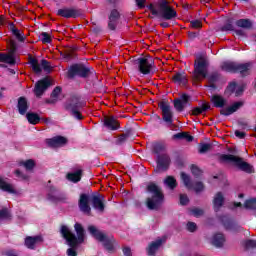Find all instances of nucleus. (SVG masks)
<instances>
[{
    "label": "nucleus",
    "instance_id": "obj_28",
    "mask_svg": "<svg viewBox=\"0 0 256 256\" xmlns=\"http://www.w3.org/2000/svg\"><path fill=\"white\" fill-rule=\"evenodd\" d=\"M213 107H216V109H223L225 105H227V99H225L223 96L219 94H214L210 99Z\"/></svg>",
    "mask_w": 256,
    "mask_h": 256
},
{
    "label": "nucleus",
    "instance_id": "obj_15",
    "mask_svg": "<svg viewBox=\"0 0 256 256\" xmlns=\"http://www.w3.org/2000/svg\"><path fill=\"white\" fill-rule=\"evenodd\" d=\"M56 14L58 17H64V19H77V17H81L82 12L81 9L77 8H61Z\"/></svg>",
    "mask_w": 256,
    "mask_h": 256
},
{
    "label": "nucleus",
    "instance_id": "obj_31",
    "mask_svg": "<svg viewBox=\"0 0 256 256\" xmlns=\"http://www.w3.org/2000/svg\"><path fill=\"white\" fill-rule=\"evenodd\" d=\"M209 109H211V104H209V102H203L201 106L194 107L191 110L190 115H193L194 117H198V115H203V113L209 111Z\"/></svg>",
    "mask_w": 256,
    "mask_h": 256
},
{
    "label": "nucleus",
    "instance_id": "obj_19",
    "mask_svg": "<svg viewBox=\"0 0 256 256\" xmlns=\"http://www.w3.org/2000/svg\"><path fill=\"white\" fill-rule=\"evenodd\" d=\"M91 203L93 209L99 211V213H103L105 211V196L100 193L91 196Z\"/></svg>",
    "mask_w": 256,
    "mask_h": 256
},
{
    "label": "nucleus",
    "instance_id": "obj_27",
    "mask_svg": "<svg viewBox=\"0 0 256 256\" xmlns=\"http://www.w3.org/2000/svg\"><path fill=\"white\" fill-rule=\"evenodd\" d=\"M17 109L20 115H27V111H29V102L25 96L18 98Z\"/></svg>",
    "mask_w": 256,
    "mask_h": 256
},
{
    "label": "nucleus",
    "instance_id": "obj_49",
    "mask_svg": "<svg viewBox=\"0 0 256 256\" xmlns=\"http://www.w3.org/2000/svg\"><path fill=\"white\" fill-rule=\"evenodd\" d=\"M220 77H221V74L217 71H214L208 76V81L209 83H217Z\"/></svg>",
    "mask_w": 256,
    "mask_h": 256
},
{
    "label": "nucleus",
    "instance_id": "obj_33",
    "mask_svg": "<svg viewBox=\"0 0 256 256\" xmlns=\"http://www.w3.org/2000/svg\"><path fill=\"white\" fill-rule=\"evenodd\" d=\"M0 189L5 193H10V195H17V190L13 188V185L7 183L3 178L0 177Z\"/></svg>",
    "mask_w": 256,
    "mask_h": 256
},
{
    "label": "nucleus",
    "instance_id": "obj_34",
    "mask_svg": "<svg viewBox=\"0 0 256 256\" xmlns=\"http://www.w3.org/2000/svg\"><path fill=\"white\" fill-rule=\"evenodd\" d=\"M222 33H229V31H235V19L227 18L224 25L220 27Z\"/></svg>",
    "mask_w": 256,
    "mask_h": 256
},
{
    "label": "nucleus",
    "instance_id": "obj_9",
    "mask_svg": "<svg viewBox=\"0 0 256 256\" xmlns=\"http://www.w3.org/2000/svg\"><path fill=\"white\" fill-rule=\"evenodd\" d=\"M134 65L142 75H151L155 71V61L151 57L137 58L134 60Z\"/></svg>",
    "mask_w": 256,
    "mask_h": 256
},
{
    "label": "nucleus",
    "instance_id": "obj_13",
    "mask_svg": "<svg viewBox=\"0 0 256 256\" xmlns=\"http://www.w3.org/2000/svg\"><path fill=\"white\" fill-rule=\"evenodd\" d=\"M181 179L187 189H193L195 193L205 191V185L203 182L197 181L193 184V182H191V177L187 173L181 172Z\"/></svg>",
    "mask_w": 256,
    "mask_h": 256
},
{
    "label": "nucleus",
    "instance_id": "obj_24",
    "mask_svg": "<svg viewBox=\"0 0 256 256\" xmlns=\"http://www.w3.org/2000/svg\"><path fill=\"white\" fill-rule=\"evenodd\" d=\"M172 81L176 85H182V87H187V84L189 83V78H187V74H185V72H176L172 76Z\"/></svg>",
    "mask_w": 256,
    "mask_h": 256
},
{
    "label": "nucleus",
    "instance_id": "obj_58",
    "mask_svg": "<svg viewBox=\"0 0 256 256\" xmlns=\"http://www.w3.org/2000/svg\"><path fill=\"white\" fill-rule=\"evenodd\" d=\"M146 7H147V9L150 10L151 15H153V17L159 16V10L157 8H155V5H153L151 3V4H148Z\"/></svg>",
    "mask_w": 256,
    "mask_h": 256
},
{
    "label": "nucleus",
    "instance_id": "obj_8",
    "mask_svg": "<svg viewBox=\"0 0 256 256\" xmlns=\"http://www.w3.org/2000/svg\"><path fill=\"white\" fill-rule=\"evenodd\" d=\"M158 19H163L164 21H173L177 19V11L173 6L169 5L167 0H162L158 3Z\"/></svg>",
    "mask_w": 256,
    "mask_h": 256
},
{
    "label": "nucleus",
    "instance_id": "obj_25",
    "mask_svg": "<svg viewBox=\"0 0 256 256\" xmlns=\"http://www.w3.org/2000/svg\"><path fill=\"white\" fill-rule=\"evenodd\" d=\"M37 243H43V236H28L24 240V245L27 249L34 250Z\"/></svg>",
    "mask_w": 256,
    "mask_h": 256
},
{
    "label": "nucleus",
    "instance_id": "obj_60",
    "mask_svg": "<svg viewBox=\"0 0 256 256\" xmlns=\"http://www.w3.org/2000/svg\"><path fill=\"white\" fill-rule=\"evenodd\" d=\"M190 25L192 29H201V27H203V23L201 22V20H192L190 22Z\"/></svg>",
    "mask_w": 256,
    "mask_h": 256
},
{
    "label": "nucleus",
    "instance_id": "obj_21",
    "mask_svg": "<svg viewBox=\"0 0 256 256\" xmlns=\"http://www.w3.org/2000/svg\"><path fill=\"white\" fill-rule=\"evenodd\" d=\"M212 205L215 213H219V211H221V208L225 205V195H223V192H217L214 195Z\"/></svg>",
    "mask_w": 256,
    "mask_h": 256
},
{
    "label": "nucleus",
    "instance_id": "obj_43",
    "mask_svg": "<svg viewBox=\"0 0 256 256\" xmlns=\"http://www.w3.org/2000/svg\"><path fill=\"white\" fill-rule=\"evenodd\" d=\"M13 215L9 212V208L5 207L0 210V221H11Z\"/></svg>",
    "mask_w": 256,
    "mask_h": 256
},
{
    "label": "nucleus",
    "instance_id": "obj_16",
    "mask_svg": "<svg viewBox=\"0 0 256 256\" xmlns=\"http://www.w3.org/2000/svg\"><path fill=\"white\" fill-rule=\"evenodd\" d=\"M49 87H51V80L49 78L45 77L37 81L34 87V95L36 97H43V94Z\"/></svg>",
    "mask_w": 256,
    "mask_h": 256
},
{
    "label": "nucleus",
    "instance_id": "obj_51",
    "mask_svg": "<svg viewBox=\"0 0 256 256\" xmlns=\"http://www.w3.org/2000/svg\"><path fill=\"white\" fill-rule=\"evenodd\" d=\"M127 139H128L127 136L120 134L115 141V145H118V146L125 145V143H127Z\"/></svg>",
    "mask_w": 256,
    "mask_h": 256
},
{
    "label": "nucleus",
    "instance_id": "obj_18",
    "mask_svg": "<svg viewBox=\"0 0 256 256\" xmlns=\"http://www.w3.org/2000/svg\"><path fill=\"white\" fill-rule=\"evenodd\" d=\"M119 19H121V13L119 12V10L112 9L108 16V29L110 31H117Z\"/></svg>",
    "mask_w": 256,
    "mask_h": 256
},
{
    "label": "nucleus",
    "instance_id": "obj_36",
    "mask_svg": "<svg viewBox=\"0 0 256 256\" xmlns=\"http://www.w3.org/2000/svg\"><path fill=\"white\" fill-rule=\"evenodd\" d=\"M0 63H7L8 65H15L17 60L15 56H11L7 53H0Z\"/></svg>",
    "mask_w": 256,
    "mask_h": 256
},
{
    "label": "nucleus",
    "instance_id": "obj_55",
    "mask_svg": "<svg viewBox=\"0 0 256 256\" xmlns=\"http://www.w3.org/2000/svg\"><path fill=\"white\" fill-rule=\"evenodd\" d=\"M238 127H240V129H244L246 131H249L251 129V126H249V122H247L245 120H238Z\"/></svg>",
    "mask_w": 256,
    "mask_h": 256
},
{
    "label": "nucleus",
    "instance_id": "obj_63",
    "mask_svg": "<svg viewBox=\"0 0 256 256\" xmlns=\"http://www.w3.org/2000/svg\"><path fill=\"white\" fill-rule=\"evenodd\" d=\"M15 175H16L17 177H21V179H23L24 181L29 180V176L26 175V174H23V172H21V170H19V169H17V170L15 171Z\"/></svg>",
    "mask_w": 256,
    "mask_h": 256
},
{
    "label": "nucleus",
    "instance_id": "obj_39",
    "mask_svg": "<svg viewBox=\"0 0 256 256\" xmlns=\"http://www.w3.org/2000/svg\"><path fill=\"white\" fill-rule=\"evenodd\" d=\"M81 177H83V170H77L76 172L67 174L68 181H71L72 183H79Z\"/></svg>",
    "mask_w": 256,
    "mask_h": 256
},
{
    "label": "nucleus",
    "instance_id": "obj_23",
    "mask_svg": "<svg viewBox=\"0 0 256 256\" xmlns=\"http://www.w3.org/2000/svg\"><path fill=\"white\" fill-rule=\"evenodd\" d=\"M243 106L242 101L235 102L231 106L227 107L226 109L220 110V115H223L224 117H229V115H233V113H237L239 109Z\"/></svg>",
    "mask_w": 256,
    "mask_h": 256
},
{
    "label": "nucleus",
    "instance_id": "obj_47",
    "mask_svg": "<svg viewBox=\"0 0 256 256\" xmlns=\"http://www.w3.org/2000/svg\"><path fill=\"white\" fill-rule=\"evenodd\" d=\"M40 41H42V43H44V45H47L49 43H52L53 39L51 38V35H49V33L42 32L40 34Z\"/></svg>",
    "mask_w": 256,
    "mask_h": 256
},
{
    "label": "nucleus",
    "instance_id": "obj_44",
    "mask_svg": "<svg viewBox=\"0 0 256 256\" xmlns=\"http://www.w3.org/2000/svg\"><path fill=\"white\" fill-rule=\"evenodd\" d=\"M244 208L249 211H256V198H250L244 202Z\"/></svg>",
    "mask_w": 256,
    "mask_h": 256
},
{
    "label": "nucleus",
    "instance_id": "obj_1",
    "mask_svg": "<svg viewBox=\"0 0 256 256\" xmlns=\"http://www.w3.org/2000/svg\"><path fill=\"white\" fill-rule=\"evenodd\" d=\"M74 231L76 232V235L67 225H62L60 227V234L63 239H65L69 247H79V245H83V243H85V228L83 225L76 222L74 224Z\"/></svg>",
    "mask_w": 256,
    "mask_h": 256
},
{
    "label": "nucleus",
    "instance_id": "obj_42",
    "mask_svg": "<svg viewBox=\"0 0 256 256\" xmlns=\"http://www.w3.org/2000/svg\"><path fill=\"white\" fill-rule=\"evenodd\" d=\"M165 149H167L165 147V144L155 143L152 147V153H154V155H156V157H159V155H163V153H165Z\"/></svg>",
    "mask_w": 256,
    "mask_h": 256
},
{
    "label": "nucleus",
    "instance_id": "obj_38",
    "mask_svg": "<svg viewBox=\"0 0 256 256\" xmlns=\"http://www.w3.org/2000/svg\"><path fill=\"white\" fill-rule=\"evenodd\" d=\"M29 64L31 65L34 73L39 74L43 71V68H41V64H39V60L31 55H29Z\"/></svg>",
    "mask_w": 256,
    "mask_h": 256
},
{
    "label": "nucleus",
    "instance_id": "obj_48",
    "mask_svg": "<svg viewBox=\"0 0 256 256\" xmlns=\"http://www.w3.org/2000/svg\"><path fill=\"white\" fill-rule=\"evenodd\" d=\"M191 173L192 175H194V177H196V179H199V177H201V175H203V171L197 167V165L192 164L191 167Z\"/></svg>",
    "mask_w": 256,
    "mask_h": 256
},
{
    "label": "nucleus",
    "instance_id": "obj_64",
    "mask_svg": "<svg viewBox=\"0 0 256 256\" xmlns=\"http://www.w3.org/2000/svg\"><path fill=\"white\" fill-rule=\"evenodd\" d=\"M77 247H70L67 249V255L68 256H77Z\"/></svg>",
    "mask_w": 256,
    "mask_h": 256
},
{
    "label": "nucleus",
    "instance_id": "obj_62",
    "mask_svg": "<svg viewBox=\"0 0 256 256\" xmlns=\"http://www.w3.org/2000/svg\"><path fill=\"white\" fill-rule=\"evenodd\" d=\"M122 253L124 256H133V252L131 251V247L129 246L122 247Z\"/></svg>",
    "mask_w": 256,
    "mask_h": 256
},
{
    "label": "nucleus",
    "instance_id": "obj_12",
    "mask_svg": "<svg viewBox=\"0 0 256 256\" xmlns=\"http://www.w3.org/2000/svg\"><path fill=\"white\" fill-rule=\"evenodd\" d=\"M47 199L51 203H67V194L59 192L54 186H50L48 187Z\"/></svg>",
    "mask_w": 256,
    "mask_h": 256
},
{
    "label": "nucleus",
    "instance_id": "obj_57",
    "mask_svg": "<svg viewBox=\"0 0 256 256\" xmlns=\"http://www.w3.org/2000/svg\"><path fill=\"white\" fill-rule=\"evenodd\" d=\"M17 53V43L15 41L10 42V51L8 54L11 55V57H15V54Z\"/></svg>",
    "mask_w": 256,
    "mask_h": 256
},
{
    "label": "nucleus",
    "instance_id": "obj_32",
    "mask_svg": "<svg viewBox=\"0 0 256 256\" xmlns=\"http://www.w3.org/2000/svg\"><path fill=\"white\" fill-rule=\"evenodd\" d=\"M163 245V239H157L156 241H153L148 246V255L149 256H155L157 251H159V248Z\"/></svg>",
    "mask_w": 256,
    "mask_h": 256
},
{
    "label": "nucleus",
    "instance_id": "obj_46",
    "mask_svg": "<svg viewBox=\"0 0 256 256\" xmlns=\"http://www.w3.org/2000/svg\"><path fill=\"white\" fill-rule=\"evenodd\" d=\"M20 165H23L26 171H33V169H35V160L29 159L24 162H21Z\"/></svg>",
    "mask_w": 256,
    "mask_h": 256
},
{
    "label": "nucleus",
    "instance_id": "obj_35",
    "mask_svg": "<svg viewBox=\"0 0 256 256\" xmlns=\"http://www.w3.org/2000/svg\"><path fill=\"white\" fill-rule=\"evenodd\" d=\"M9 29L12 33V35H14V37H16V39L18 41H20V43H23V41H25V35L21 34V32L19 31V29H17L15 27V23L10 22L9 23Z\"/></svg>",
    "mask_w": 256,
    "mask_h": 256
},
{
    "label": "nucleus",
    "instance_id": "obj_14",
    "mask_svg": "<svg viewBox=\"0 0 256 256\" xmlns=\"http://www.w3.org/2000/svg\"><path fill=\"white\" fill-rule=\"evenodd\" d=\"M171 167V156L167 153H162L156 157V169L158 171H169Z\"/></svg>",
    "mask_w": 256,
    "mask_h": 256
},
{
    "label": "nucleus",
    "instance_id": "obj_52",
    "mask_svg": "<svg viewBox=\"0 0 256 256\" xmlns=\"http://www.w3.org/2000/svg\"><path fill=\"white\" fill-rule=\"evenodd\" d=\"M61 91H63V88H61V86H56L51 93V98L57 99L59 95H61Z\"/></svg>",
    "mask_w": 256,
    "mask_h": 256
},
{
    "label": "nucleus",
    "instance_id": "obj_40",
    "mask_svg": "<svg viewBox=\"0 0 256 256\" xmlns=\"http://www.w3.org/2000/svg\"><path fill=\"white\" fill-rule=\"evenodd\" d=\"M237 27L241 29H253V22L250 19H239L235 22Z\"/></svg>",
    "mask_w": 256,
    "mask_h": 256
},
{
    "label": "nucleus",
    "instance_id": "obj_30",
    "mask_svg": "<svg viewBox=\"0 0 256 256\" xmlns=\"http://www.w3.org/2000/svg\"><path fill=\"white\" fill-rule=\"evenodd\" d=\"M218 220L223 225V227L226 229V231H231L235 228V223L227 215H219Z\"/></svg>",
    "mask_w": 256,
    "mask_h": 256
},
{
    "label": "nucleus",
    "instance_id": "obj_53",
    "mask_svg": "<svg viewBox=\"0 0 256 256\" xmlns=\"http://www.w3.org/2000/svg\"><path fill=\"white\" fill-rule=\"evenodd\" d=\"M245 249H256V240H246L244 242Z\"/></svg>",
    "mask_w": 256,
    "mask_h": 256
},
{
    "label": "nucleus",
    "instance_id": "obj_11",
    "mask_svg": "<svg viewBox=\"0 0 256 256\" xmlns=\"http://www.w3.org/2000/svg\"><path fill=\"white\" fill-rule=\"evenodd\" d=\"M158 107L162 111V121H164L167 127H173L174 113L171 109V104L169 103V101H160L158 103Z\"/></svg>",
    "mask_w": 256,
    "mask_h": 256
},
{
    "label": "nucleus",
    "instance_id": "obj_20",
    "mask_svg": "<svg viewBox=\"0 0 256 256\" xmlns=\"http://www.w3.org/2000/svg\"><path fill=\"white\" fill-rule=\"evenodd\" d=\"M189 101H191V96L188 94H182L180 98L174 99V108L178 113H182V111H185V107L189 105Z\"/></svg>",
    "mask_w": 256,
    "mask_h": 256
},
{
    "label": "nucleus",
    "instance_id": "obj_54",
    "mask_svg": "<svg viewBox=\"0 0 256 256\" xmlns=\"http://www.w3.org/2000/svg\"><path fill=\"white\" fill-rule=\"evenodd\" d=\"M235 89H237V82H230L226 88V93L233 94L235 93Z\"/></svg>",
    "mask_w": 256,
    "mask_h": 256
},
{
    "label": "nucleus",
    "instance_id": "obj_4",
    "mask_svg": "<svg viewBox=\"0 0 256 256\" xmlns=\"http://www.w3.org/2000/svg\"><path fill=\"white\" fill-rule=\"evenodd\" d=\"M218 161L219 163H232L234 167L239 169V171L248 173V175L255 173V168H253V165L243 161V158L233 154H219Z\"/></svg>",
    "mask_w": 256,
    "mask_h": 256
},
{
    "label": "nucleus",
    "instance_id": "obj_37",
    "mask_svg": "<svg viewBox=\"0 0 256 256\" xmlns=\"http://www.w3.org/2000/svg\"><path fill=\"white\" fill-rule=\"evenodd\" d=\"M26 119L30 125H37L41 121V116L35 112H27Z\"/></svg>",
    "mask_w": 256,
    "mask_h": 256
},
{
    "label": "nucleus",
    "instance_id": "obj_6",
    "mask_svg": "<svg viewBox=\"0 0 256 256\" xmlns=\"http://www.w3.org/2000/svg\"><path fill=\"white\" fill-rule=\"evenodd\" d=\"M222 71L226 73H239L241 77L251 75V63H238L233 61L223 62L220 66Z\"/></svg>",
    "mask_w": 256,
    "mask_h": 256
},
{
    "label": "nucleus",
    "instance_id": "obj_3",
    "mask_svg": "<svg viewBox=\"0 0 256 256\" xmlns=\"http://www.w3.org/2000/svg\"><path fill=\"white\" fill-rule=\"evenodd\" d=\"M88 232L92 237H94V239H96V241H99L100 243H102L104 249H106L108 253H113V251H115V247L119 245L115 237L107 236V234L101 232L94 225L88 226Z\"/></svg>",
    "mask_w": 256,
    "mask_h": 256
},
{
    "label": "nucleus",
    "instance_id": "obj_17",
    "mask_svg": "<svg viewBox=\"0 0 256 256\" xmlns=\"http://www.w3.org/2000/svg\"><path fill=\"white\" fill-rule=\"evenodd\" d=\"M89 201H91V197L88 194H80L78 207L84 215L91 216V206L89 205Z\"/></svg>",
    "mask_w": 256,
    "mask_h": 256
},
{
    "label": "nucleus",
    "instance_id": "obj_41",
    "mask_svg": "<svg viewBox=\"0 0 256 256\" xmlns=\"http://www.w3.org/2000/svg\"><path fill=\"white\" fill-rule=\"evenodd\" d=\"M164 185H166V187H168V189L173 191L177 188V179H175V177H173V176H167L164 179Z\"/></svg>",
    "mask_w": 256,
    "mask_h": 256
},
{
    "label": "nucleus",
    "instance_id": "obj_22",
    "mask_svg": "<svg viewBox=\"0 0 256 256\" xmlns=\"http://www.w3.org/2000/svg\"><path fill=\"white\" fill-rule=\"evenodd\" d=\"M46 145H48V147H52L53 149L57 147H63L64 145H67V138L64 136L49 138L46 139Z\"/></svg>",
    "mask_w": 256,
    "mask_h": 256
},
{
    "label": "nucleus",
    "instance_id": "obj_61",
    "mask_svg": "<svg viewBox=\"0 0 256 256\" xmlns=\"http://www.w3.org/2000/svg\"><path fill=\"white\" fill-rule=\"evenodd\" d=\"M189 204V196L187 194H180V205L185 206Z\"/></svg>",
    "mask_w": 256,
    "mask_h": 256
},
{
    "label": "nucleus",
    "instance_id": "obj_50",
    "mask_svg": "<svg viewBox=\"0 0 256 256\" xmlns=\"http://www.w3.org/2000/svg\"><path fill=\"white\" fill-rule=\"evenodd\" d=\"M41 67L46 73H51V64L46 59L41 60Z\"/></svg>",
    "mask_w": 256,
    "mask_h": 256
},
{
    "label": "nucleus",
    "instance_id": "obj_2",
    "mask_svg": "<svg viewBox=\"0 0 256 256\" xmlns=\"http://www.w3.org/2000/svg\"><path fill=\"white\" fill-rule=\"evenodd\" d=\"M146 191L152 195V197L146 199V207L150 211H158L159 207L163 205V201H165L163 190L154 182H150L146 187Z\"/></svg>",
    "mask_w": 256,
    "mask_h": 256
},
{
    "label": "nucleus",
    "instance_id": "obj_7",
    "mask_svg": "<svg viewBox=\"0 0 256 256\" xmlns=\"http://www.w3.org/2000/svg\"><path fill=\"white\" fill-rule=\"evenodd\" d=\"M91 75H95V69H93V67H87L83 63L72 64L66 73L67 79H75V77L87 79L91 77Z\"/></svg>",
    "mask_w": 256,
    "mask_h": 256
},
{
    "label": "nucleus",
    "instance_id": "obj_56",
    "mask_svg": "<svg viewBox=\"0 0 256 256\" xmlns=\"http://www.w3.org/2000/svg\"><path fill=\"white\" fill-rule=\"evenodd\" d=\"M186 229L189 233H195V231H197V224L195 222H188L186 224Z\"/></svg>",
    "mask_w": 256,
    "mask_h": 256
},
{
    "label": "nucleus",
    "instance_id": "obj_5",
    "mask_svg": "<svg viewBox=\"0 0 256 256\" xmlns=\"http://www.w3.org/2000/svg\"><path fill=\"white\" fill-rule=\"evenodd\" d=\"M87 103L81 99L79 95H72L64 105L65 111H67L74 119L81 121L83 119V114H81V109L85 107Z\"/></svg>",
    "mask_w": 256,
    "mask_h": 256
},
{
    "label": "nucleus",
    "instance_id": "obj_59",
    "mask_svg": "<svg viewBox=\"0 0 256 256\" xmlns=\"http://www.w3.org/2000/svg\"><path fill=\"white\" fill-rule=\"evenodd\" d=\"M191 213L194 215V217H201L204 215L205 211H203L201 208H193Z\"/></svg>",
    "mask_w": 256,
    "mask_h": 256
},
{
    "label": "nucleus",
    "instance_id": "obj_10",
    "mask_svg": "<svg viewBox=\"0 0 256 256\" xmlns=\"http://www.w3.org/2000/svg\"><path fill=\"white\" fill-rule=\"evenodd\" d=\"M207 69H209V61L205 59V57L200 56L194 62V77L195 79H199V77H203L206 79L207 77Z\"/></svg>",
    "mask_w": 256,
    "mask_h": 256
},
{
    "label": "nucleus",
    "instance_id": "obj_29",
    "mask_svg": "<svg viewBox=\"0 0 256 256\" xmlns=\"http://www.w3.org/2000/svg\"><path fill=\"white\" fill-rule=\"evenodd\" d=\"M211 245L217 249H221L225 245V235L223 233H216L212 236Z\"/></svg>",
    "mask_w": 256,
    "mask_h": 256
},
{
    "label": "nucleus",
    "instance_id": "obj_26",
    "mask_svg": "<svg viewBox=\"0 0 256 256\" xmlns=\"http://www.w3.org/2000/svg\"><path fill=\"white\" fill-rule=\"evenodd\" d=\"M104 125L109 129L110 131H117V129H120L121 124L117 119H115V116H109L104 118Z\"/></svg>",
    "mask_w": 256,
    "mask_h": 256
},
{
    "label": "nucleus",
    "instance_id": "obj_45",
    "mask_svg": "<svg viewBox=\"0 0 256 256\" xmlns=\"http://www.w3.org/2000/svg\"><path fill=\"white\" fill-rule=\"evenodd\" d=\"M212 148H213V145H211L209 143H200L198 145V153H200V155H203V154L207 153L208 151H211Z\"/></svg>",
    "mask_w": 256,
    "mask_h": 256
}]
</instances>
